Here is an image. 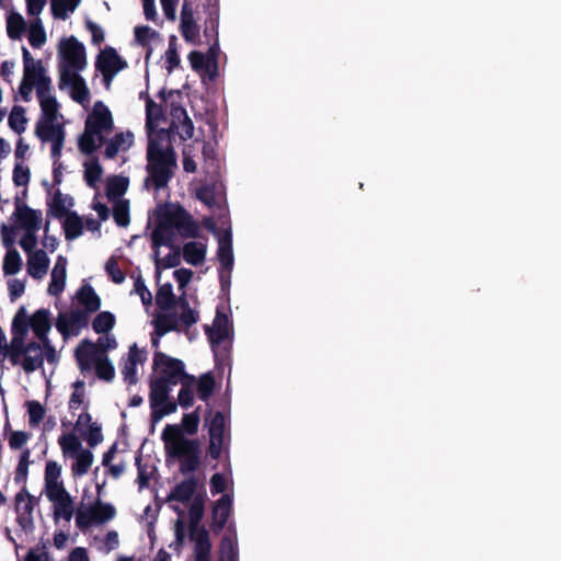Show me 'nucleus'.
Listing matches in <instances>:
<instances>
[{"label": "nucleus", "instance_id": "c756f323", "mask_svg": "<svg viewBox=\"0 0 561 561\" xmlns=\"http://www.w3.org/2000/svg\"><path fill=\"white\" fill-rule=\"evenodd\" d=\"M91 508L98 525L112 520L116 515V510L111 503H104L100 500H96Z\"/></svg>", "mask_w": 561, "mask_h": 561}, {"label": "nucleus", "instance_id": "de8ad7c7", "mask_svg": "<svg viewBox=\"0 0 561 561\" xmlns=\"http://www.w3.org/2000/svg\"><path fill=\"white\" fill-rule=\"evenodd\" d=\"M219 561H239L238 546L228 537L221 540Z\"/></svg>", "mask_w": 561, "mask_h": 561}, {"label": "nucleus", "instance_id": "c9c22d12", "mask_svg": "<svg viewBox=\"0 0 561 561\" xmlns=\"http://www.w3.org/2000/svg\"><path fill=\"white\" fill-rule=\"evenodd\" d=\"M216 387L215 378L211 373L202 375L197 381V397L207 401L214 393Z\"/></svg>", "mask_w": 561, "mask_h": 561}, {"label": "nucleus", "instance_id": "ea45409f", "mask_svg": "<svg viewBox=\"0 0 561 561\" xmlns=\"http://www.w3.org/2000/svg\"><path fill=\"white\" fill-rule=\"evenodd\" d=\"M25 111L20 105H14L9 115V126L16 134H21L26 127Z\"/></svg>", "mask_w": 561, "mask_h": 561}, {"label": "nucleus", "instance_id": "1a4fd4ad", "mask_svg": "<svg viewBox=\"0 0 561 561\" xmlns=\"http://www.w3.org/2000/svg\"><path fill=\"white\" fill-rule=\"evenodd\" d=\"M64 125L57 121H38L37 122V138L43 142L51 144V157L56 162L61 156V149L65 141Z\"/></svg>", "mask_w": 561, "mask_h": 561}, {"label": "nucleus", "instance_id": "a18cd8bd", "mask_svg": "<svg viewBox=\"0 0 561 561\" xmlns=\"http://www.w3.org/2000/svg\"><path fill=\"white\" fill-rule=\"evenodd\" d=\"M176 41L178 38L175 35H171L169 37V46L165 51L167 70L169 73H171L174 70V68H176L181 62L178 53Z\"/></svg>", "mask_w": 561, "mask_h": 561}, {"label": "nucleus", "instance_id": "f704fd0d", "mask_svg": "<svg viewBox=\"0 0 561 561\" xmlns=\"http://www.w3.org/2000/svg\"><path fill=\"white\" fill-rule=\"evenodd\" d=\"M81 0H50V9L55 18L65 20L68 12H72Z\"/></svg>", "mask_w": 561, "mask_h": 561}, {"label": "nucleus", "instance_id": "9d476101", "mask_svg": "<svg viewBox=\"0 0 561 561\" xmlns=\"http://www.w3.org/2000/svg\"><path fill=\"white\" fill-rule=\"evenodd\" d=\"M62 65L75 70H83L87 66L85 48L75 36L65 38L59 44Z\"/></svg>", "mask_w": 561, "mask_h": 561}, {"label": "nucleus", "instance_id": "bf43d9fd", "mask_svg": "<svg viewBox=\"0 0 561 561\" xmlns=\"http://www.w3.org/2000/svg\"><path fill=\"white\" fill-rule=\"evenodd\" d=\"M80 70H75L72 68H68V66L61 65L60 67V77H59V89H65L66 87H72L77 82V78L81 77L78 72Z\"/></svg>", "mask_w": 561, "mask_h": 561}, {"label": "nucleus", "instance_id": "0eeeda50", "mask_svg": "<svg viewBox=\"0 0 561 561\" xmlns=\"http://www.w3.org/2000/svg\"><path fill=\"white\" fill-rule=\"evenodd\" d=\"M205 514V501L202 495L193 499L188 510V537L194 542V550L203 556L206 549H211L209 531L201 522Z\"/></svg>", "mask_w": 561, "mask_h": 561}, {"label": "nucleus", "instance_id": "20e7f679", "mask_svg": "<svg viewBox=\"0 0 561 561\" xmlns=\"http://www.w3.org/2000/svg\"><path fill=\"white\" fill-rule=\"evenodd\" d=\"M35 506V496L32 495L26 484L21 485V490L14 496L15 528L14 536L8 533V539L13 542L16 551L24 549L34 531L33 511Z\"/></svg>", "mask_w": 561, "mask_h": 561}, {"label": "nucleus", "instance_id": "a19ab883", "mask_svg": "<svg viewBox=\"0 0 561 561\" xmlns=\"http://www.w3.org/2000/svg\"><path fill=\"white\" fill-rule=\"evenodd\" d=\"M135 463L137 467V483L139 489L148 488L154 468L148 463H142V457L140 455L136 457Z\"/></svg>", "mask_w": 561, "mask_h": 561}, {"label": "nucleus", "instance_id": "69168bd1", "mask_svg": "<svg viewBox=\"0 0 561 561\" xmlns=\"http://www.w3.org/2000/svg\"><path fill=\"white\" fill-rule=\"evenodd\" d=\"M92 524H95V516L90 507L87 511L79 510L76 515V525L79 529L84 530Z\"/></svg>", "mask_w": 561, "mask_h": 561}, {"label": "nucleus", "instance_id": "603ef678", "mask_svg": "<svg viewBox=\"0 0 561 561\" xmlns=\"http://www.w3.org/2000/svg\"><path fill=\"white\" fill-rule=\"evenodd\" d=\"M226 419L222 412L217 411L209 423V437L224 438Z\"/></svg>", "mask_w": 561, "mask_h": 561}, {"label": "nucleus", "instance_id": "052dcab7", "mask_svg": "<svg viewBox=\"0 0 561 561\" xmlns=\"http://www.w3.org/2000/svg\"><path fill=\"white\" fill-rule=\"evenodd\" d=\"M48 205H49V213H51L57 218H61L68 214L66 205H65V201L59 191H57L55 193L54 197L51 198V202Z\"/></svg>", "mask_w": 561, "mask_h": 561}, {"label": "nucleus", "instance_id": "6ab92c4d", "mask_svg": "<svg viewBox=\"0 0 561 561\" xmlns=\"http://www.w3.org/2000/svg\"><path fill=\"white\" fill-rule=\"evenodd\" d=\"M217 256L220 263V267H224L225 270H232L234 259L232 251L231 230L225 231V233L219 237Z\"/></svg>", "mask_w": 561, "mask_h": 561}, {"label": "nucleus", "instance_id": "4c0bfd02", "mask_svg": "<svg viewBox=\"0 0 561 561\" xmlns=\"http://www.w3.org/2000/svg\"><path fill=\"white\" fill-rule=\"evenodd\" d=\"M113 218L119 227H127L129 225V202L127 199L116 201L113 206Z\"/></svg>", "mask_w": 561, "mask_h": 561}, {"label": "nucleus", "instance_id": "6e6d98bb", "mask_svg": "<svg viewBox=\"0 0 561 561\" xmlns=\"http://www.w3.org/2000/svg\"><path fill=\"white\" fill-rule=\"evenodd\" d=\"M49 329L48 311L46 309H37V341L47 340Z\"/></svg>", "mask_w": 561, "mask_h": 561}, {"label": "nucleus", "instance_id": "49530a36", "mask_svg": "<svg viewBox=\"0 0 561 561\" xmlns=\"http://www.w3.org/2000/svg\"><path fill=\"white\" fill-rule=\"evenodd\" d=\"M50 95V79L45 75L42 61L37 59V99Z\"/></svg>", "mask_w": 561, "mask_h": 561}, {"label": "nucleus", "instance_id": "e433bc0d", "mask_svg": "<svg viewBox=\"0 0 561 561\" xmlns=\"http://www.w3.org/2000/svg\"><path fill=\"white\" fill-rule=\"evenodd\" d=\"M93 368L95 370V375L101 380L110 382L115 377V368L106 355H102Z\"/></svg>", "mask_w": 561, "mask_h": 561}, {"label": "nucleus", "instance_id": "cd10ccee", "mask_svg": "<svg viewBox=\"0 0 561 561\" xmlns=\"http://www.w3.org/2000/svg\"><path fill=\"white\" fill-rule=\"evenodd\" d=\"M76 461L72 463L71 471L75 477H82L88 473L92 462L93 454L89 449H82L75 455Z\"/></svg>", "mask_w": 561, "mask_h": 561}, {"label": "nucleus", "instance_id": "f03ea898", "mask_svg": "<svg viewBox=\"0 0 561 561\" xmlns=\"http://www.w3.org/2000/svg\"><path fill=\"white\" fill-rule=\"evenodd\" d=\"M167 457L180 461L183 476L195 472L202 463V449L198 439L186 438L179 425L168 424L162 432Z\"/></svg>", "mask_w": 561, "mask_h": 561}, {"label": "nucleus", "instance_id": "b1692460", "mask_svg": "<svg viewBox=\"0 0 561 561\" xmlns=\"http://www.w3.org/2000/svg\"><path fill=\"white\" fill-rule=\"evenodd\" d=\"M128 179L121 175L108 178L105 186V193L110 201L119 199L128 188Z\"/></svg>", "mask_w": 561, "mask_h": 561}, {"label": "nucleus", "instance_id": "a878e982", "mask_svg": "<svg viewBox=\"0 0 561 561\" xmlns=\"http://www.w3.org/2000/svg\"><path fill=\"white\" fill-rule=\"evenodd\" d=\"M65 221L62 224L65 230V237L67 240H75L79 238L83 232V222L77 213L70 211L65 215Z\"/></svg>", "mask_w": 561, "mask_h": 561}, {"label": "nucleus", "instance_id": "680f3d73", "mask_svg": "<svg viewBox=\"0 0 561 561\" xmlns=\"http://www.w3.org/2000/svg\"><path fill=\"white\" fill-rule=\"evenodd\" d=\"M31 171L27 167H23L21 162H16L13 170V182L16 186H24L30 182Z\"/></svg>", "mask_w": 561, "mask_h": 561}, {"label": "nucleus", "instance_id": "2f4dec72", "mask_svg": "<svg viewBox=\"0 0 561 561\" xmlns=\"http://www.w3.org/2000/svg\"><path fill=\"white\" fill-rule=\"evenodd\" d=\"M178 305L182 309L181 314L178 317L179 323L181 322L185 328H190L193 324L198 322V320H199L198 313L191 308L190 302L184 295H182L179 298Z\"/></svg>", "mask_w": 561, "mask_h": 561}, {"label": "nucleus", "instance_id": "f3484780", "mask_svg": "<svg viewBox=\"0 0 561 561\" xmlns=\"http://www.w3.org/2000/svg\"><path fill=\"white\" fill-rule=\"evenodd\" d=\"M66 267L67 259L62 255H59L51 271L50 283L47 289L49 295L58 297L64 291L67 275Z\"/></svg>", "mask_w": 561, "mask_h": 561}, {"label": "nucleus", "instance_id": "f257e3e1", "mask_svg": "<svg viewBox=\"0 0 561 561\" xmlns=\"http://www.w3.org/2000/svg\"><path fill=\"white\" fill-rule=\"evenodd\" d=\"M176 230L183 238L199 237V226L182 206H165L158 213L157 224L151 233L152 247L174 248Z\"/></svg>", "mask_w": 561, "mask_h": 561}, {"label": "nucleus", "instance_id": "393cba45", "mask_svg": "<svg viewBox=\"0 0 561 561\" xmlns=\"http://www.w3.org/2000/svg\"><path fill=\"white\" fill-rule=\"evenodd\" d=\"M28 23L16 12H11L7 18V33L11 39H21L22 35L27 32Z\"/></svg>", "mask_w": 561, "mask_h": 561}, {"label": "nucleus", "instance_id": "bb28decb", "mask_svg": "<svg viewBox=\"0 0 561 561\" xmlns=\"http://www.w3.org/2000/svg\"><path fill=\"white\" fill-rule=\"evenodd\" d=\"M180 382H181L182 387L179 391L178 401L182 408L187 409V408L192 407L193 401H194V390L193 389L196 383V379L193 375H190V376H185V378H183V380H181Z\"/></svg>", "mask_w": 561, "mask_h": 561}, {"label": "nucleus", "instance_id": "473e14b6", "mask_svg": "<svg viewBox=\"0 0 561 561\" xmlns=\"http://www.w3.org/2000/svg\"><path fill=\"white\" fill-rule=\"evenodd\" d=\"M115 325V316L110 311H101L92 321V329L98 334L108 333Z\"/></svg>", "mask_w": 561, "mask_h": 561}, {"label": "nucleus", "instance_id": "09e8293b", "mask_svg": "<svg viewBox=\"0 0 561 561\" xmlns=\"http://www.w3.org/2000/svg\"><path fill=\"white\" fill-rule=\"evenodd\" d=\"M102 172V167L98 160L84 163V180L89 186H95L96 182L101 180Z\"/></svg>", "mask_w": 561, "mask_h": 561}, {"label": "nucleus", "instance_id": "39448f33", "mask_svg": "<svg viewBox=\"0 0 561 561\" xmlns=\"http://www.w3.org/2000/svg\"><path fill=\"white\" fill-rule=\"evenodd\" d=\"M147 160V171L154 188L165 187L172 176L171 168L175 165V153L172 147L163 149L156 140L150 139Z\"/></svg>", "mask_w": 561, "mask_h": 561}, {"label": "nucleus", "instance_id": "864d4df0", "mask_svg": "<svg viewBox=\"0 0 561 561\" xmlns=\"http://www.w3.org/2000/svg\"><path fill=\"white\" fill-rule=\"evenodd\" d=\"M90 92L82 77L77 78V82L71 87V98L76 102L83 104L89 101Z\"/></svg>", "mask_w": 561, "mask_h": 561}, {"label": "nucleus", "instance_id": "c85d7f7f", "mask_svg": "<svg viewBox=\"0 0 561 561\" xmlns=\"http://www.w3.org/2000/svg\"><path fill=\"white\" fill-rule=\"evenodd\" d=\"M171 331H179V318L175 313H162L156 319V332L162 336Z\"/></svg>", "mask_w": 561, "mask_h": 561}, {"label": "nucleus", "instance_id": "2eb2a0df", "mask_svg": "<svg viewBox=\"0 0 561 561\" xmlns=\"http://www.w3.org/2000/svg\"><path fill=\"white\" fill-rule=\"evenodd\" d=\"M24 75L19 87V93L23 101H31V92L35 87V59L27 48L22 47Z\"/></svg>", "mask_w": 561, "mask_h": 561}, {"label": "nucleus", "instance_id": "37998d69", "mask_svg": "<svg viewBox=\"0 0 561 561\" xmlns=\"http://www.w3.org/2000/svg\"><path fill=\"white\" fill-rule=\"evenodd\" d=\"M30 456L31 451L25 449L21 453L18 467L15 469L14 474V483L24 485L26 484L27 473H28V465H30Z\"/></svg>", "mask_w": 561, "mask_h": 561}, {"label": "nucleus", "instance_id": "aec40b11", "mask_svg": "<svg viewBox=\"0 0 561 561\" xmlns=\"http://www.w3.org/2000/svg\"><path fill=\"white\" fill-rule=\"evenodd\" d=\"M134 141V135L130 131L118 133L106 142L104 156L107 159H113L117 156L119 150H127Z\"/></svg>", "mask_w": 561, "mask_h": 561}, {"label": "nucleus", "instance_id": "0e129e2a", "mask_svg": "<svg viewBox=\"0 0 561 561\" xmlns=\"http://www.w3.org/2000/svg\"><path fill=\"white\" fill-rule=\"evenodd\" d=\"M85 440L90 447H95L103 440L102 427L98 423L90 424L84 434Z\"/></svg>", "mask_w": 561, "mask_h": 561}, {"label": "nucleus", "instance_id": "4468645a", "mask_svg": "<svg viewBox=\"0 0 561 561\" xmlns=\"http://www.w3.org/2000/svg\"><path fill=\"white\" fill-rule=\"evenodd\" d=\"M232 508V497L229 494H222L211 510L210 528L215 534H219L226 526Z\"/></svg>", "mask_w": 561, "mask_h": 561}, {"label": "nucleus", "instance_id": "338daca9", "mask_svg": "<svg viewBox=\"0 0 561 561\" xmlns=\"http://www.w3.org/2000/svg\"><path fill=\"white\" fill-rule=\"evenodd\" d=\"M90 312L85 310H72L68 313V321L70 322L72 329H81L88 325V316Z\"/></svg>", "mask_w": 561, "mask_h": 561}, {"label": "nucleus", "instance_id": "dca6fc26", "mask_svg": "<svg viewBox=\"0 0 561 561\" xmlns=\"http://www.w3.org/2000/svg\"><path fill=\"white\" fill-rule=\"evenodd\" d=\"M198 486V480L194 476H190L180 483L175 484L168 495V501H176L181 503H188Z\"/></svg>", "mask_w": 561, "mask_h": 561}, {"label": "nucleus", "instance_id": "9b49d317", "mask_svg": "<svg viewBox=\"0 0 561 561\" xmlns=\"http://www.w3.org/2000/svg\"><path fill=\"white\" fill-rule=\"evenodd\" d=\"M205 333L210 342L216 363H224L228 359L230 351L228 346L220 347V344L229 337V327L213 322V327L205 325Z\"/></svg>", "mask_w": 561, "mask_h": 561}, {"label": "nucleus", "instance_id": "3c124183", "mask_svg": "<svg viewBox=\"0 0 561 561\" xmlns=\"http://www.w3.org/2000/svg\"><path fill=\"white\" fill-rule=\"evenodd\" d=\"M170 249L172 250V252L167 254L163 259H156L157 270L176 267L181 263L180 248L174 244V248Z\"/></svg>", "mask_w": 561, "mask_h": 561}, {"label": "nucleus", "instance_id": "774afa93", "mask_svg": "<svg viewBox=\"0 0 561 561\" xmlns=\"http://www.w3.org/2000/svg\"><path fill=\"white\" fill-rule=\"evenodd\" d=\"M180 27L183 38L188 43H195L199 35V26L196 22L181 23Z\"/></svg>", "mask_w": 561, "mask_h": 561}, {"label": "nucleus", "instance_id": "4d7b16f0", "mask_svg": "<svg viewBox=\"0 0 561 561\" xmlns=\"http://www.w3.org/2000/svg\"><path fill=\"white\" fill-rule=\"evenodd\" d=\"M105 271L113 283L122 284L125 280V274L119 268L118 262L114 256L107 260Z\"/></svg>", "mask_w": 561, "mask_h": 561}, {"label": "nucleus", "instance_id": "a211bd4d", "mask_svg": "<svg viewBox=\"0 0 561 561\" xmlns=\"http://www.w3.org/2000/svg\"><path fill=\"white\" fill-rule=\"evenodd\" d=\"M171 386L173 385L164 378L157 377L150 381L149 400L151 409L162 405L169 399Z\"/></svg>", "mask_w": 561, "mask_h": 561}, {"label": "nucleus", "instance_id": "58836bf2", "mask_svg": "<svg viewBox=\"0 0 561 561\" xmlns=\"http://www.w3.org/2000/svg\"><path fill=\"white\" fill-rule=\"evenodd\" d=\"M58 443H59V445L62 449V453L65 455L75 456L76 454H78L79 451H81L83 449L81 442L72 433L62 434L59 437Z\"/></svg>", "mask_w": 561, "mask_h": 561}, {"label": "nucleus", "instance_id": "ddd939ff", "mask_svg": "<svg viewBox=\"0 0 561 561\" xmlns=\"http://www.w3.org/2000/svg\"><path fill=\"white\" fill-rule=\"evenodd\" d=\"M128 64L123 59L115 48L107 46L100 51L95 60L98 71H112L118 73L127 68Z\"/></svg>", "mask_w": 561, "mask_h": 561}, {"label": "nucleus", "instance_id": "6e6552de", "mask_svg": "<svg viewBox=\"0 0 561 561\" xmlns=\"http://www.w3.org/2000/svg\"><path fill=\"white\" fill-rule=\"evenodd\" d=\"M153 370L159 374V378H164L172 385H178L185 376L184 363L181 359L173 358L165 353L157 351L153 355Z\"/></svg>", "mask_w": 561, "mask_h": 561}, {"label": "nucleus", "instance_id": "5fc2aeb1", "mask_svg": "<svg viewBox=\"0 0 561 561\" xmlns=\"http://www.w3.org/2000/svg\"><path fill=\"white\" fill-rule=\"evenodd\" d=\"M198 424L199 414L195 411L183 415L180 428L183 433L185 432L188 435H194L197 433Z\"/></svg>", "mask_w": 561, "mask_h": 561}, {"label": "nucleus", "instance_id": "e2e57ef3", "mask_svg": "<svg viewBox=\"0 0 561 561\" xmlns=\"http://www.w3.org/2000/svg\"><path fill=\"white\" fill-rule=\"evenodd\" d=\"M176 411V403L167 399L162 405L151 409V419L153 422L161 420L164 415L171 414Z\"/></svg>", "mask_w": 561, "mask_h": 561}, {"label": "nucleus", "instance_id": "7ed1b4c3", "mask_svg": "<svg viewBox=\"0 0 561 561\" xmlns=\"http://www.w3.org/2000/svg\"><path fill=\"white\" fill-rule=\"evenodd\" d=\"M114 128L111 111L102 102L96 101L84 122V130L78 139V148L84 154H92L100 146L105 144L104 134Z\"/></svg>", "mask_w": 561, "mask_h": 561}, {"label": "nucleus", "instance_id": "5701e85b", "mask_svg": "<svg viewBox=\"0 0 561 561\" xmlns=\"http://www.w3.org/2000/svg\"><path fill=\"white\" fill-rule=\"evenodd\" d=\"M156 304L159 309L164 311L173 309L179 304V299H176L173 294V288L170 283H165L158 288Z\"/></svg>", "mask_w": 561, "mask_h": 561}, {"label": "nucleus", "instance_id": "7c9ffc66", "mask_svg": "<svg viewBox=\"0 0 561 561\" xmlns=\"http://www.w3.org/2000/svg\"><path fill=\"white\" fill-rule=\"evenodd\" d=\"M53 507L55 520L62 518L66 522H70L73 515V502L70 495L53 502Z\"/></svg>", "mask_w": 561, "mask_h": 561}, {"label": "nucleus", "instance_id": "4be33fe9", "mask_svg": "<svg viewBox=\"0 0 561 561\" xmlns=\"http://www.w3.org/2000/svg\"><path fill=\"white\" fill-rule=\"evenodd\" d=\"M206 256V245L196 242L190 241L186 242L183 247V259L186 263L197 266L202 264Z\"/></svg>", "mask_w": 561, "mask_h": 561}, {"label": "nucleus", "instance_id": "c03bdc74", "mask_svg": "<svg viewBox=\"0 0 561 561\" xmlns=\"http://www.w3.org/2000/svg\"><path fill=\"white\" fill-rule=\"evenodd\" d=\"M218 26H219V11H218V9H211L208 12V16L205 21L204 36L208 41L218 39Z\"/></svg>", "mask_w": 561, "mask_h": 561}, {"label": "nucleus", "instance_id": "f8f14e48", "mask_svg": "<svg viewBox=\"0 0 561 561\" xmlns=\"http://www.w3.org/2000/svg\"><path fill=\"white\" fill-rule=\"evenodd\" d=\"M75 357L82 374L90 371L102 357L99 346L92 341L82 340L75 350Z\"/></svg>", "mask_w": 561, "mask_h": 561}, {"label": "nucleus", "instance_id": "79ce46f5", "mask_svg": "<svg viewBox=\"0 0 561 561\" xmlns=\"http://www.w3.org/2000/svg\"><path fill=\"white\" fill-rule=\"evenodd\" d=\"M22 266V260L15 249H8L3 259V273L4 275L16 274Z\"/></svg>", "mask_w": 561, "mask_h": 561}, {"label": "nucleus", "instance_id": "412c9836", "mask_svg": "<svg viewBox=\"0 0 561 561\" xmlns=\"http://www.w3.org/2000/svg\"><path fill=\"white\" fill-rule=\"evenodd\" d=\"M78 302L84 307L87 312H96L101 307V299L94 288L89 285H82L77 291Z\"/></svg>", "mask_w": 561, "mask_h": 561}, {"label": "nucleus", "instance_id": "72a5a7b5", "mask_svg": "<svg viewBox=\"0 0 561 561\" xmlns=\"http://www.w3.org/2000/svg\"><path fill=\"white\" fill-rule=\"evenodd\" d=\"M38 101L42 110V117L39 121H57L59 117V104L56 98L50 95L38 99Z\"/></svg>", "mask_w": 561, "mask_h": 561}, {"label": "nucleus", "instance_id": "8fccbe9b", "mask_svg": "<svg viewBox=\"0 0 561 561\" xmlns=\"http://www.w3.org/2000/svg\"><path fill=\"white\" fill-rule=\"evenodd\" d=\"M159 33L147 25L135 27V39L141 47H149L152 39L158 38Z\"/></svg>", "mask_w": 561, "mask_h": 561}, {"label": "nucleus", "instance_id": "13d9d810", "mask_svg": "<svg viewBox=\"0 0 561 561\" xmlns=\"http://www.w3.org/2000/svg\"><path fill=\"white\" fill-rule=\"evenodd\" d=\"M45 494L51 503L69 495L62 482L59 481L54 483H45Z\"/></svg>", "mask_w": 561, "mask_h": 561}, {"label": "nucleus", "instance_id": "423d86ee", "mask_svg": "<svg viewBox=\"0 0 561 561\" xmlns=\"http://www.w3.org/2000/svg\"><path fill=\"white\" fill-rule=\"evenodd\" d=\"M13 227L16 230L24 229L25 234L20 240L21 248L25 251L27 274L35 278V209L21 205L19 198L15 199V209L11 216Z\"/></svg>", "mask_w": 561, "mask_h": 561}]
</instances>
